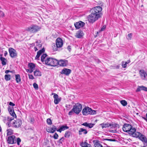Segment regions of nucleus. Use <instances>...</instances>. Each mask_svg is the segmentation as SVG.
Instances as JSON below:
<instances>
[{
	"label": "nucleus",
	"instance_id": "bf43d9fd",
	"mask_svg": "<svg viewBox=\"0 0 147 147\" xmlns=\"http://www.w3.org/2000/svg\"><path fill=\"white\" fill-rule=\"evenodd\" d=\"M73 111L72 110V109L71 110V111H70L68 113V114L69 115H71L73 113Z\"/></svg>",
	"mask_w": 147,
	"mask_h": 147
},
{
	"label": "nucleus",
	"instance_id": "603ef678",
	"mask_svg": "<svg viewBox=\"0 0 147 147\" xmlns=\"http://www.w3.org/2000/svg\"><path fill=\"white\" fill-rule=\"evenodd\" d=\"M106 26H103L102 28H101L100 31H102L104 30L105 29Z\"/></svg>",
	"mask_w": 147,
	"mask_h": 147
},
{
	"label": "nucleus",
	"instance_id": "49530a36",
	"mask_svg": "<svg viewBox=\"0 0 147 147\" xmlns=\"http://www.w3.org/2000/svg\"><path fill=\"white\" fill-rule=\"evenodd\" d=\"M94 125V124H92L91 123H88V127H89V128H92Z\"/></svg>",
	"mask_w": 147,
	"mask_h": 147
},
{
	"label": "nucleus",
	"instance_id": "4c0bfd02",
	"mask_svg": "<svg viewBox=\"0 0 147 147\" xmlns=\"http://www.w3.org/2000/svg\"><path fill=\"white\" fill-rule=\"evenodd\" d=\"M94 146L95 147H103L102 145L98 142H96Z\"/></svg>",
	"mask_w": 147,
	"mask_h": 147
},
{
	"label": "nucleus",
	"instance_id": "f257e3e1",
	"mask_svg": "<svg viewBox=\"0 0 147 147\" xmlns=\"http://www.w3.org/2000/svg\"><path fill=\"white\" fill-rule=\"evenodd\" d=\"M101 16V15L91 12L90 14L88 16V20L90 22L93 23L100 18Z\"/></svg>",
	"mask_w": 147,
	"mask_h": 147
},
{
	"label": "nucleus",
	"instance_id": "6e6d98bb",
	"mask_svg": "<svg viewBox=\"0 0 147 147\" xmlns=\"http://www.w3.org/2000/svg\"><path fill=\"white\" fill-rule=\"evenodd\" d=\"M82 125H83L85 126L86 127H88V123L86 122H85L84 123H83L82 124Z\"/></svg>",
	"mask_w": 147,
	"mask_h": 147
},
{
	"label": "nucleus",
	"instance_id": "5701e85b",
	"mask_svg": "<svg viewBox=\"0 0 147 147\" xmlns=\"http://www.w3.org/2000/svg\"><path fill=\"white\" fill-rule=\"evenodd\" d=\"M69 127L66 125H62L57 130V131L61 133L62 131L67 129Z\"/></svg>",
	"mask_w": 147,
	"mask_h": 147
},
{
	"label": "nucleus",
	"instance_id": "680f3d73",
	"mask_svg": "<svg viewBox=\"0 0 147 147\" xmlns=\"http://www.w3.org/2000/svg\"><path fill=\"white\" fill-rule=\"evenodd\" d=\"M11 72V71H10L9 70H6L5 71V73L6 74H8V73L9 72Z\"/></svg>",
	"mask_w": 147,
	"mask_h": 147
},
{
	"label": "nucleus",
	"instance_id": "c9c22d12",
	"mask_svg": "<svg viewBox=\"0 0 147 147\" xmlns=\"http://www.w3.org/2000/svg\"><path fill=\"white\" fill-rule=\"evenodd\" d=\"M5 79L6 81H8L10 80L11 79V75L9 74H6L5 76Z\"/></svg>",
	"mask_w": 147,
	"mask_h": 147
},
{
	"label": "nucleus",
	"instance_id": "412c9836",
	"mask_svg": "<svg viewBox=\"0 0 147 147\" xmlns=\"http://www.w3.org/2000/svg\"><path fill=\"white\" fill-rule=\"evenodd\" d=\"M54 98V102L55 104H57L61 100L60 98H58V96L57 94H55L53 96Z\"/></svg>",
	"mask_w": 147,
	"mask_h": 147
},
{
	"label": "nucleus",
	"instance_id": "6ab92c4d",
	"mask_svg": "<svg viewBox=\"0 0 147 147\" xmlns=\"http://www.w3.org/2000/svg\"><path fill=\"white\" fill-rule=\"evenodd\" d=\"M139 138L143 142L145 143H147V139L144 135L142 134H141Z\"/></svg>",
	"mask_w": 147,
	"mask_h": 147
},
{
	"label": "nucleus",
	"instance_id": "7ed1b4c3",
	"mask_svg": "<svg viewBox=\"0 0 147 147\" xmlns=\"http://www.w3.org/2000/svg\"><path fill=\"white\" fill-rule=\"evenodd\" d=\"M82 113L84 115H86L88 114L94 115L96 114V111L92 110L89 107H86L83 109Z\"/></svg>",
	"mask_w": 147,
	"mask_h": 147
},
{
	"label": "nucleus",
	"instance_id": "79ce46f5",
	"mask_svg": "<svg viewBox=\"0 0 147 147\" xmlns=\"http://www.w3.org/2000/svg\"><path fill=\"white\" fill-rule=\"evenodd\" d=\"M33 86L34 88H35L36 89H38V85L36 83H34L33 84Z\"/></svg>",
	"mask_w": 147,
	"mask_h": 147
},
{
	"label": "nucleus",
	"instance_id": "b1692460",
	"mask_svg": "<svg viewBox=\"0 0 147 147\" xmlns=\"http://www.w3.org/2000/svg\"><path fill=\"white\" fill-rule=\"evenodd\" d=\"M83 33L82 31L79 30L76 33V37L80 38L83 36Z\"/></svg>",
	"mask_w": 147,
	"mask_h": 147
},
{
	"label": "nucleus",
	"instance_id": "4d7b16f0",
	"mask_svg": "<svg viewBox=\"0 0 147 147\" xmlns=\"http://www.w3.org/2000/svg\"><path fill=\"white\" fill-rule=\"evenodd\" d=\"M64 140V138L63 137H62L59 140V142L61 143H62V142Z\"/></svg>",
	"mask_w": 147,
	"mask_h": 147
},
{
	"label": "nucleus",
	"instance_id": "774afa93",
	"mask_svg": "<svg viewBox=\"0 0 147 147\" xmlns=\"http://www.w3.org/2000/svg\"><path fill=\"white\" fill-rule=\"evenodd\" d=\"M144 119L145 120H146V121H147V119H146V118L145 117H144Z\"/></svg>",
	"mask_w": 147,
	"mask_h": 147
},
{
	"label": "nucleus",
	"instance_id": "aec40b11",
	"mask_svg": "<svg viewBox=\"0 0 147 147\" xmlns=\"http://www.w3.org/2000/svg\"><path fill=\"white\" fill-rule=\"evenodd\" d=\"M45 49L44 48H43L41 50H40L38 51L37 53V54L35 57V59H38L40 56V55L44 52Z\"/></svg>",
	"mask_w": 147,
	"mask_h": 147
},
{
	"label": "nucleus",
	"instance_id": "f8f14e48",
	"mask_svg": "<svg viewBox=\"0 0 147 147\" xmlns=\"http://www.w3.org/2000/svg\"><path fill=\"white\" fill-rule=\"evenodd\" d=\"M57 128L54 125H53L52 127H49L46 129L47 131L50 133H54L56 130L57 131Z\"/></svg>",
	"mask_w": 147,
	"mask_h": 147
},
{
	"label": "nucleus",
	"instance_id": "338daca9",
	"mask_svg": "<svg viewBox=\"0 0 147 147\" xmlns=\"http://www.w3.org/2000/svg\"><path fill=\"white\" fill-rule=\"evenodd\" d=\"M55 94L56 95V94H55V93H52V95H54V96H55Z\"/></svg>",
	"mask_w": 147,
	"mask_h": 147
},
{
	"label": "nucleus",
	"instance_id": "5fc2aeb1",
	"mask_svg": "<svg viewBox=\"0 0 147 147\" xmlns=\"http://www.w3.org/2000/svg\"><path fill=\"white\" fill-rule=\"evenodd\" d=\"M26 70L27 72H29L30 73H31L33 71V70L31 69H27Z\"/></svg>",
	"mask_w": 147,
	"mask_h": 147
},
{
	"label": "nucleus",
	"instance_id": "e433bc0d",
	"mask_svg": "<svg viewBox=\"0 0 147 147\" xmlns=\"http://www.w3.org/2000/svg\"><path fill=\"white\" fill-rule=\"evenodd\" d=\"M47 56V55L46 54H43L42 55L41 57V61L42 62H43L44 61L45 62V61L46 59L45 58Z\"/></svg>",
	"mask_w": 147,
	"mask_h": 147
},
{
	"label": "nucleus",
	"instance_id": "2f4dec72",
	"mask_svg": "<svg viewBox=\"0 0 147 147\" xmlns=\"http://www.w3.org/2000/svg\"><path fill=\"white\" fill-rule=\"evenodd\" d=\"M141 134L140 132H136V131L135 132H134V133L132 135V136L134 137L139 138Z\"/></svg>",
	"mask_w": 147,
	"mask_h": 147
},
{
	"label": "nucleus",
	"instance_id": "f704fd0d",
	"mask_svg": "<svg viewBox=\"0 0 147 147\" xmlns=\"http://www.w3.org/2000/svg\"><path fill=\"white\" fill-rule=\"evenodd\" d=\"M71 135V133L69 131H66L65 134L64 136L65 138H68Z\"/></svg>",
	"mask_w": 147,
	"mask_h": 147
},
{
	"label": "nucleus",
	"instance_id": "864d4df0",
	"mask_svg": "<svg viewBox=\"0 0 147 147\" xmlns=\"http://www.w3.org/2000/svg\"><path fill=\"white\" fill-rule=\"evenodd\" d=\"M29 78L30 79H33L34 78L32 75H28Z\"/></svg>",
	"mask_w": 147,
	"mask_h": 147
},
{
	"label": "nucleus",
	"instance_id": "a19ab883",
	"mask_svg": "<svg viewBox=\"0 0 147 147\" xmlns=\"http://www.w3.org/2000/svg\"><path fill=\"white\" fill-rule=\"evenodd\" d=\"M21 142V139L19 138H18L16 139V142H17V144L18 145H20V143Z\"/></svg>",
	"mask_w": 147,
	"mask_h": 147
},
{
	"label": "nucleus",
	"instance_id": "473e14b6",
	"mask_svg": "<svg viewBox=\"0 0 147 147\" xmlns=\"http://www.w3.org/2000/svg\"><path fill=\"white\" fill-rule=\"evenodd\" d=\"M130 61L129 60H128L127 61L124 62V61H123L122 62V66L123 68H125L127 66V64L129 63H130Z\"/></svg>",
	"mask_w": 147,
	"mask_h": 147
},
{
	"label": "nucleus",
	"instance_id": "20e7f679",
	"mask_svg": "<svg viewBox=\"0 0 147 147\" xmlns=\"http://www.w3.org/2000/svg\"><path fill=\"white\" fill-rule=\"evenodd\" d=\"M82 109V105L79 103L75 104L73 106L72 110L74 113L76 114H78L80 112Z\"/></svg>",
	"mask_w": 147,
	"mask_h": 147
},
{
	"label": "nucleus",
	"instance_id": "58836bf2",
	"mask_svg": "<svg viewBox=\"0 0 147 147\" xmlns=\"http://www.w3.org/2000/svg\"><path fill=\"white\" fill-rule=\"evenodd\" d=\"M120 102L121 104L123 106H125L127 105V102L125 100H121Z\"/></svg>",
	"mask_w": 147,
	"mask_h": 147
},
{
	"label": "nucleus",
	"instance_id": "4468645a",
	"mask_svg": "<svg viewBox=\"0 0 147 147\" xmlns=\"http://www.w3.org/2000/svg\"><path fill=\"white\" fill-rule=\"evenodd\" d=\"M57 65H59L60 66H65L67 64V61L65 60L61 59L59 61L57 60Z\"/></svg>",
	"mask_w": 147,
	"mask_h": 147
},
{
	"label": "nucleus",
	"instance_id": "72a5a7b5",
	"mask_svg": "<svg viewBox=\"0 0 147 147\" xmlns=\"http://www.w3.org/2000/svg\"><path fill=\"white\" fill-rule=\"evenodd\" d=\"M28 66L30 68V69L33 70L35 67V65L32 63H29L28 64Z\"/></svg>",
	"mask_w": 147,
	"mask_h": 147
},
{
	"label": "nucleus",
	"instance_id": "e2e57ef3",
	"mask_svg": "<svg viewBox=\"0 0 147 147\" xmlns=\"http://www.w3.org/2000/svg\"><path fill=\"white\" fill-rule=\"evenodd\" d=\"M7 51H5L4 53V56L6 57V55H7Z\"/></svg>",
	"mask_w": 147,
	"mask_h": 147
},
{
	"label": "nucleus",
	"instance_id": "a878e982",
	"mask_svg": "<svg viewBox=\"0 0 147 147\" xmlns=\"http://www.w3.org/2000/svg\"><path fill=\"white\" fill-rule=\"evenodd\" d=\"M80 145L82 147H91V145L89 144H88L87 142H85L84 143L82 142Z\"/></svg>",
	"mask_w": 147,
	"mask_h": 147
},
{
	"label": "nucleus",
	"instance_id": "052dcab7",
	"mask_svg": "<svg viewBox=\"0 0 147 147\" xmlns=\"http://www.w3.org/2000/svg\"><path fill=\"white\" fill-rule=\"evenodd\" d=\"M9 105H10L12 106L13 107L15 105L12 102H9Z\"/></svg>",
	"mask_w": 147,
	"mask_h": 147
},
{
	"label": "nucleus",
	"instance_id": "39448f33",
	"mask_svg": "<svg viewBox=\"0 0 147 147\" xmlns=\"http://www.w3.org/2000/svg\"><path fill=\"white\" fill-rule=\"evenodd\" d=\"M40 29V28L36 25H32L26 28V30L32 33H35Z\"/></svg>",
	"mask_w": 147,
	"mask_h": 147
},
{
	"label": "nucleus",
	"instance_id": "4be33fe9",
	"mask_svg": "<svg viewBox=\"0 0 147 147\" xmlns=\"http://www.w3.org/2000/svg\"><path fill=\"white\" fill-rule=\"evenodd\" d=\"M2 55H0V60L1 61L2 64L3 65H5L6 64L7 60L2 57Z\"/></svg>",
	"mask_w": 147,
	"mask_h": 147
},
{
	"label": "nucleus",
	"instance_id": "69168bd1",
	"mask_svg": "<svg viewBox=\"0 0 147 147\" xmlns=\"http://www.w3.org/2000/svg\"><path fill=\"white\" fill-rule=\"evenodd\" d=\"M34 49L35 51H36L38 50V49H37V47H34Z\"/></svg>",
	"mask_w": 147,
	"mask_h": 147
},
{
	"label": "nucleus",
	"instance_id": "9b49d317",
	"mask_svg": "<svg viewBox=\"0 0 147 147\" xmlns=\"http://www.w3.org/2000/svg\"><path fill=\"white\" fill-rule=\"evenodd\" d=\"M56 45L58 48L61 47L63 45V40L60 38H57L56 41Z\"/></svg>",
	"mask_w": 147,
	"mask_h": 147
},
{
	"label": "nucleus",
	"instance_id": "1a4fd4ad",
	"mask_svg": "<svg viewBox=\"0 0 147 147\" xmlns=\"http://www.w3.org/2000/svg\"><path fill=\"white\" fill-rule=\"evenodd\" d=\"M9 51L11 58H14L17 56V55L16 50L13 48H9Z\"/></svg>",
	"mask_w": 147,
	"mask_h": 147
},
{
	"label": "nucleus",
	"instance_id": "7c9ffc66",
	"mask_svg": "<svg viewBox=\"0 0 147 147\" xmlns=\"http://www.w3.org/2000/svg\"><path fill=\"white\" fill-rule=\"evenodd\" d=\"M7 136L10 135L13 133V130L11 129H9L7 130Z\"/></svg>",
	"mask_w": 147,
	"mask_h": 147
},
{
	"label": "nucleus",
	"instance_id": "f03ea898",
	"mask_svg": "<svg viewBox=\"0 0 147 147\" xmlns=\"http://www.w3.org/2000/svg\"><path fill=\"white\" fill-rule=\"evenodd\" d=\"M57 60L51 58H47L45 61V63L51 66H56L57 65Z\"/></svg>",
	"mask_w": 147,
	"mask_h": 147
},
{
	"label": "nucleus",
	"instance_id": "a211bd4d",
	"mask_svg": "<svg viewBox=\"0 0 147 147\" xmlns=\"http://www.w3.org/2000/svg\"><path fill=\"white\" fill-rule=\"evenodd\" d=\"M140 73L142 79H144L147 78V75L144 70H140Z\"/></svg>",
	"mask_w": 147,
	"mask_h": 147
},
{
	"label": "nucleus",
	"instance_id": "bb28decb",
	"mask_svg": "<svg viewBox=\"0 0 147 147\" xmlns=\"http://www.w3.org/2000/svg\"><path fill=\"white\" fill-rule=\"evenodd\" d=\"M136 129L135 128H133L132 127L131 129H129V131L128 132V133L129 135H133L134 132H135Z\"/></svg>",
	"mask_w": 147,
	"mask_h": 147
},
{
	"label": "nucleus",
	"instance_id": "393cba45",
	"mask_svg": "<svg viewBox=\"0 0 147 147\" xmlns=\"http://www.w3.org/2000/svg\"><path fill=\"white\" fill-rule=\"evenodd\" d=\"M82 133L84 134H86L87 133V131L86 129H84L82 128H80L79 131V134L80 135H82Z\"/></svg>",
	"mask_w": 147,
	"mask_h": 147
},
{
	"label": "nucleus",
	"instance_id": "c03bdc74",
	"mask_svg": "<svg viewBox=\"0 0 147 147\" xmlns=\"http://www.w3.org/2000/svg\"><path fill=\"white\" fill-rule=\"evenodd\" d=\"M142 90V86H138L136 90V92H139Z\"/></svg>",
	"mask_w": 147,
	"mask_h": 147
},
{
	"label": "nucleus",
	"instance_id": "0e129e2a",
	"mask_svg": "<svg viewBox=\"0 0 147 147\" xmlns=\"http://www.w3.org/2000/svg\"><path fill=\"white\" fill-rule=\"evenodd\" d=\"M67 49L68 50L70 51L71 50V47L70 46H68L67 47Z\"/></svg>",
	"mask_w": 147,
	"mask_h": 147
},
{
	"label": "nucleus",
	"instance_id": "de8ad7c7",
	"mask_svg": "<svg viewBox=\"0 0 147 147\" xmlns=\"http://www.w3.org/2000/svg\"><path fill=\"white\" fill-rule=\"evenodd\" d=\"M105 140L109 141H113L115 142L117 140L115 139H105L104 140Z\"/></svg>",
	"mask_w": 147,
	"mask_h": 147
},
{
	"label": "nucleus",
	"instance_id": "37998d69",
	"mask_svg": "<svg viewBox=\"0 0 147 147\" xmlns=\"http://www.w3.org/2000/svg\"><path fill=\"white\" fill-rule=\"evenodd\" d=\"M53 137L55 139H57L58 137V135L56 133H55Z\"/></svg>",
	"mask_w": 147,
	"mask_h": 147
},
{
	"label": "nucleus",
	"instance_id": "0eeeda50",
	"mask_svg": "<svg viewBox=\"0 0 147 147\" xmlns=\"http://www.w3.org/2000/svg\"><path fill=\"white\" fill-rule=\"evenodd\" d=\"M102 10V8L100 6H97L94 7L91 10V12L94 13L95 14H99L101 15V13L100 12Z\"/></svg>",
	"mask_w": 147,
	"mask_h": 147
},
{
	"label": "nucleus",
	"instance_id": "9d476101",
	"mask_svg": "<svg viewBox=\"0 0 147 147\" xmlns=\"http://www.w3.org/2000/svg\"><path fill=\"white\" fill-rule=\"evenodd\" d=\"M13 117H4L3 119V121L9 127H10L11 126L10 125V122L11 121L13 120Z\"/></svg>",
	"mask_w": 147,
	"mask_h": 147
},
{
	"label": "nucleus",
	"instance_id": "3c124183",
	"mask_svg": "<svg viewBox=\"0 0 147 147\" xmlns=\"http://www.w3.org/2000/svg\"><path fill=\"white\" fill-rule=\"evenodd\" d=\"M58 48L57 46L56 47L55 45H54L53 47V50L54 51H56L58 50Z\"/></svg>",
	"mask_w": 147,
	"mask_h": 147
},
{
	"label": "nucleus",
	"instance_id": "cd10ccee",
	"mask_svg": "<svg viewBox=\"0 0 147 147\" xmlns=\"http://www.w3.org/2000/svg\"><path fill=\"white\" fill-rule=\"evenodd\" d=\"M100 125L101 126L102 128L108 127L111 126V125L107 123H102L100 124Z\"/></svg>",
	"mask_w": 147,
	"mask_h": 147
},
{
	"label": "nucleus",
	"instance_id": "f3484780",
	"mask_svg": "<svg viewBox=\"0 0 147 147\" xmlns=\"http://www.w3.org/2000/svg\"><path fill=\"white\" fill-rule=\"evenodd\" d=\"M71 69L64 68L62 69L61 72V74H64L66 76H68L71 73Z\"/></svg>",
	"mask_w": 147,
	"mask_h": 147
},
{
	"label": "nucleus",
	"instance_id": "a18cd8bd",
	"mask_svg": "<svg viewBox=\"0 0 147 147\" xmlns=\"http://www.w3.org/2000/svg\"><path fill=\"white\" fill-rule=\"evenodd\" d=\"M132 34L131 33H130L128 34L127 36H128V38L127 39H131V38H132Z\"/></svg>",
	"mask_w": 147,
	"mask_h": 147
},
{
	"label": "nucleus",
	"instance_id": "c85d7f7f",
	"mask_svg": "<svg viewBox=\"0 0 147 147\" xmlns=\"http://www.w3.org/2000/svg\"><path fill=\"white\" fill-rule=\"evenodd\" d=\"M16 80L17 83H19L21 81V78L20 75H15Z\"/></svg>",
	"mask_w": 147,
	"mask_h": 147
},
{
	"label": "nucleus",
	"instance_id": "ea45409f",
	"mask_svg": "<svg viewBox=\"0 0 147 147\" xmlns=\"http://www.w3.org/2000/svg\"><path fill=\"white\" fill-rule=\"evenodd\" d=\"M47 123L49 125H51L52 124L51 120L49 118L47 119Z\"/></svg>",
	"mask_w": 147,
	"mask_h": 147
},
{
	"label": "nucleus",
	"instance_id": "dca6fc26",
	"mask_svg": "<svg viewBox=\"0 0 147 147\" xmlns=\"http://www.w3.org/2000/svg\"><path fill=\"white\" fill-rule=\"evenodd\" d=\"M84 24L85 23L84 22L80 21L75 23L74 25L76 29H78L80 28L83 27Z\"/></svg>",
	"mask_w": 147,
	"mask_h": 147
},
{
	"label": "nucleus",
	"instance_id": "2eb2a0df",
	"mask_svg": "<svg viewBox=\"0 0 147 147\" xmlns=\"http://www.w3.org/2000/svg\"><path fill=\"white\" fill-rule=\"evenodd\" d=\"M8 110L10 114L13 117H16V116L14 112L13 107H9Z\"/></svg>",
	"mask_w": 147,
	"mask_h": 147
},
{
	"label": "nucleus",
	"instance_id": "8fccbe9b",
	"mask_svg": "<svg viewBox=\"0 0 147 147\" xmlns=\"http://www.w3.org/2000/svg\"><path fill=\"white\" fill-rule=\"evenodd\" d=\"M142 90H143L144 91H147V88L143 86H142Z\"/></svg>",
	"mask_w": 147,
	"mask_h": 147
},
{
	"label": "nucleus",
	"instance_id": "6e6552de",
	"mask_svg": "<svg viewBox=\"0 0 147 147\" xmlns=\"http://www.w3.org/2000/svg\"><path fill=\"white\" fill-rule=\"evenodd\" d=\"M22 123V121L20 119H17L15 120L12 124L13 127L16 128H18L20 127Z\"/></svg>",
	"mask_w": 147,
	"mask_h": 147
},
{
	"label": "nucleus",
	"instance_id": "c756f323",
	"mask_svg": "<svg viewBox=\"0 0 147 147\" xmlns=\"http://www.w3.org/2000/svg\"><path fill=\"white\" fill-rule=\"evenodd\" d=\"M34 75L35 76H41V73L39 70L37 69L34 72Z\"/></svg>",
	"mask_w": 147,
	"mask_h": 147
},
{
	"label": "nucleus",
	"instance_id": "09e8293b",
	"mask_svg": "<svg viewBox=\"0 0 147 147\" xmlns=\"http://www.w3.org/2000/svg\"><path fill=\"white\" fill-rule=\"evenodd\" d=\"M36 47L38 48H40L42 47V45L41 44H38V41H37L36 43Z\"/></svg>",
	"mask_w": 147,
	"mask_h": 147
},
{
	"label": "nucleus",
	"instance_id": "ddd939ff",
	"mask_svg": "<svg viewBox=\"0 0 147 147\" xmlns=\"http://www.w3.org/2000/svg\"><path fill=\"white\" fill-rule=\"evenodd\" d=\"M132 127V126L128 124H124L123 127V129L124 131L128 132Z\"/></svg>",
	"mask_w": 147,
	"mask_h": 147
},
{
	"label": "nucleus",
	"instance_id": "423d86ee",
	"mask_svg": "<svg viewBox=\"0 0 147 147\" xmlns=\"http://www.w3.org/2000/svg\"><path fill=\"white\" fill-rule=\"evenodd\" d=\"M8 143L13 144L16 143V137L14 135L8 136L7 139Z\"/></svg>",
	"mask_w": 147,
	"mask_h": 147
},
{
	"label": "nucleus",
	"instance_id": "13d9d810",
	"mask_svg": "<svg viewBox=\"0 0 147 147\" xmlns=\"http://www.w3.org/2000/svg\"><path fill=\"white\" fill-rule=\"evenodd\" d=\"M3 13L2 11H0V17H3L4 16Z\"/></svg>",
	"mask_w": 147,
	"mask_h": 147
}]
</instances>
